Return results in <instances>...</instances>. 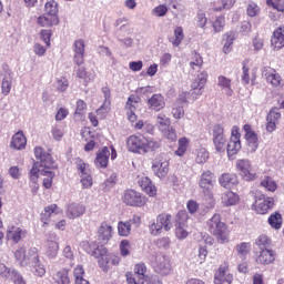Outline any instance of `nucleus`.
Here are the masks:
<instances>
[{
    "instance_id": "1",
    "label": "nucleus",
    "mask_w": 284,
    "mask_h": 284,
    "mask_svg": "<svg viewBox=\"0 0 284 284\" xmlns=\"http://www.w3.org/2000/svg\"><path fill=\"white\" fill-rule=\"evenodd\" d=\"M34 156L38 159V162L33 163L29 173V179L32 183H37V181H39V174H41V176H47L43 179V187L50 190L54 179V172L52 170H57V162H54L52 155L43 151V148L41 146L34 148Z\"/></svg>"
},
{
    "instance_id": "2",
    "label": "nucleus",
    "mask_w": 284,
    "mask_h": 284,
    "mask_svg": "<svg viewBox=\"0 0 284 284\" xmlns=\"http://www.w3.org/2000/svg\"><path fill=\"white\" fill-rule=\"evenodd\" d=\"M206 230H209L210 234L215 237V241L220 243V245L230 243V229H227V224L221 220V214L215 213L207 220Z\"/></svg>"
},
{
    "instance_id": "3",
    "label": "nucleus",
    "mask_w": 284,
    "mask_h": 284,
    "mask_svg": "<svg viewBox=\"0 0 284 284\" xmlns=\"http://www.w3.org/2000/svg\"><path fill=\"white\" fill-rule=\"evenodd\" d=\"M122 201L130 207H145L148 205V196L135 190L124 191Z\"/></svg>"
},
{
    "instance_id": "4",
    "label": "nucleus",
    "mask_w": 284,
    "mask_h": 284,
    "mask_svg": "<svg viewBox=\"0 0 284 284\" xmlns=\"http://www.w3.org/2000/svg\"><path fill=\"white\" fill-rule=\"evenodd\" d=\"M235 168L244 181H256V179H258V174H256V171L252 168L250 160H237Z\"/></svg>"
},
{
    "instance_id": "5",
    "label": "nucleus",
    "mask_w": 284,
    "mask_h": 284,
    "mask_svg": "<svg viewBox=\"0 0 284 284\" xmlns=\"http://www.w3.org/2000/svg\"><path fill=\"white\" fill-rule=\"evenodd\" d=\"M145 148V136L143 135H130L126 139V150L133 154H143Z\"/></svg>"
},
{
    "instance_id": "6",
    "label": "nucleus",
    "mask_w": 284,
    "mask_h": 284,
    "mask_svg": "<svg viewBox=\"0 0 284 284\" xmlns=\"http://www.w3.org/2000/svg\"><path fill=\"white\" fill-rule=\"evenodd\" d=\"M205 83H207V72L202 71L197 74L195 81L192 83V91L189 93V97H191L193 101H196V99L203 94Z\"/></svg>"
},
{
    "instance_id": "7",
    "label": "nucleus",
    "mask_w": 284,
    "mask_h": 284,
    "mask_svg": "<svg viewBox=\"0 0 284 284\" xmlns=\"http://www.w3.org/2000/svg\"><path fill=\"white\" fill-rule=\"evenodd\" d=\"M152 171L158 179H165L170 172V160L164 155L158 156L152 164Z\"/></svg>"
},
{
    "instance_id": "8",
    "label": "nucleus",
    "mask_w": 284,
    "mask_h": 284,
    "mask_svg": "<svg viewBox=\"0 0 284 284\" xmlns=\"http://www.w3.org/2000/svg\"><path fill=\"white\" fill-rule=\"evenodd\" d=\"M234 281V275L230 273V264L224 262L217 268L214 274V283L215 284H232Z\"/></svg>"
},
{
    "instance_id": "9",
    "label": "nucleus",
    "mask_w": 284,
    "mask_h": 284,
    "mask_svg": "<svg viewBox=\"0 0 284 284\" xmlns=\"http://www.w3.org/2000/svg\"><path fill=\"white\" fill-rule=\"evenodd\" d=\"M199 185L203 194L212 196V190H214V173L210 170L203 171L200 176Z\"/></svg>"
},
{
    "instance_id": "10",
    "label": "nucleus",
    "mask_w": 284,
    "mask_h": 284,
    "mask_svg": "<svg viewBox=\"0 0 284 284\" xmlns=\"http://www.w3.org/2000/svg\"><path fill=\"white\" fill-rule=\"evenodd\" d=\"M262 77L273 85V88H283V78L271 67H264L262 69Z\"/></svg>"
},
{
    "instance_id": "11",
    "label": "nucleus",
    "mask_w": 284,
    "mask_h": 284,
    "mask_svg": "<svg viewBox=\"0 0 284 284\" xmlns=\"http://www.w3.org/2000/svg\"><path fill=\"white\" fill-rule=\"evenodd\" d=\"M153 270L156 272V274L168 276V274L172 272V264H170V258L164 255L156 256L155 262L153 263Z\"/></svg>"
},
{
    "instance_id": "12",
    "label": "nucleus",
    "mask_w": 284,
    "mask_h": 284,
    "mask_svg": "<svg viewBox=\"0 0 284 284\" xmlns=\"http://www.w3.org/2000/svg\"><path fill=\"white\" fill-rule=\"evenodd\" d=\"M73 61L75 65H83L85 62V41L83 39L75 40L73 43Z\"/></svg>"
},
{
    "instance_id": "13",
    "label": "nucleus",
    "mask_w": 284,
    "mask_h": 284,
    "mask_svg": "<svg viewBox=\"0 0 284 284\" xmlns=\"http://www.w3.org/2000/svg\"><path fill=\"white\" fill-rule=\"evenodd\" d=\"M245 132L246 143L248 145L250 152H256L258 150V134L254 130H252V125L245 124L243 126Z\"/></svg>"
},
{
    "instance_id": "14",
    "label": "nucleus",
    "mask_w": 284,
    "mask_h": 284,
    "mask_svg": "<svg viewBox=\"0 0 284 284\" xmlns=\"http://www.w3.org/2000/svg\"><path fill=\"white\" fill-rule=\"evenodd\" d=\"M0 276L1 278H9L13 281L14 284H26V281H23V277L19 275L17 271L8 268L3 263H0Z\"/></svg>"
},
{
    "instance_id": "15",
    "label": "nucleus",
    "mask_w": 284,
    "mask_h": 284,
    "mask_svg": "<svg viewBox=\"0 0 284 284\" xmlns=\"http://www.w3.org/2000/svg\"><path fill=\"white\" fill-rule=\"evenodd\" d=\"M252 207L257 214H267L274 207V197L258 199Z\"/></svg>"
},
{
    "instance_id": "16",
    "label": "nucleus",
    "mask_w": 284,
    "mask_h": 284,
    "mask_svg": "<svg viewBox=\"0 0 284 284\" xmlns=\"http://www.w3.org/2000/svg\"><path fill=\"white\" fill-rule=\"evenodd\" d=\"M114 234V229L110 223L106 221L102 222L100 224V227L98 230V239L99 241H102V243H108L110 239H112V235Z\"/></svg>"
},
{
    "instance_id": "17",
    "label": "nucleus",
    "mask_w": 284,
    "mask_h": 284,
    "mask_svg": "<svg viewBox=\"0 0 284 284\" xmlns=\"http://www.w3.org/2000/svg\"><path fill=\"white\" fill-rule=\"evenodd\" d=\"M26 230L19 226L11 225L7 229V239L13 243H19L21 239H26Z\"/></svg>"
},
{
    "instance_id": "18",
    "label": "nucleus",
    "mask_w": 284,
    "mask_h": 284,
    "mask_svg": "<svg viewBox=\"0 0 284 284\" xmlns=\"http://www.w3.org/2000/svg\"><path fill=\"white\" fill-rule=\"evenodd\" d=\"M271 45L273 50H282L284 48V26L277 28L272 36Z\"/></svg>"
},
{
    "instance_id": "19",
    "label": "nucleus",
    "mask_w": 284,
    "mask_h": 284,
    "mask_svg": "<svg viewBox=\"0 0 284 284\" xmlns=\"http://www.w3.org/2000/svg\"><path fill=\"white\" fill-rule=\"evenodd\" d=\"M110 161V148L104 146L102 150H100L97 153L95 160H94V165L95 168H108V163Z\"/></svg>"
},
{
    "instance_id": "20",
    "label": "nucleus",
    "mask_w": 284,
    "mask_h": 284,
    "mask_svg": "<svg viewBox=\"0 0 284 284\" xmlns=\"http://www.w3.org/2000/svg\"><path fill=\"white\" fill-rule=\"evenodd\" d=\"M149 110L161 112L165 108V99L162 94L155 93L148 100Z\"/></svg>"
},
{
    "instance_id": "21",
    "label": "nucleus",
    "mask_w": 284,
    "mask_h": 284,
    "mask_svg": "<svg viewBox=\"0 0 284 284\" xmlns=\"http://www.w3.org/2000/svg\"><path fill=\"white\" fill-rule=\"evenodd\" d=\"M28 143V140L26 139V134H23V131H18L16 134H13L10 148L12 150H26V145Z\"/></svg>"
},
{
    "instance_id": "22",
    "label": "nucleus",
    "mask_w": 284,
    "mask_h": 284,
    "mask_svg": "<svg viewBox=\"0 0 284 284\" xmlns=\"http://www.w3.org/2000/svg\"><path fill=\"white\" fill-rule=\"evenodd\" d=\"M219 183L222 187L230 190V187H234V185H239V178L234 173H223L219 178Z\"/></svg>"
},
{
    "instance_id": "23",
    "label": "nucleus",
    "mask_w": 284,
    "mask_h": 284,
    "mask_svg": "<svg viewBox=\"0 0 284 284\" xmlns=\"http://www.w3.org/2000/svg\"><path fill=\"white\" fill-rule=\"evenodd\" d=\"M274 261H276V253L270 248H262L256 258V262L261 265H270L271 263H274Z\"/></svg>"
},
{
    "instance_id": "24",
    "label": "nucleus",
    "mask_w": 284,
    "mask_h": 284,
    "mask_svg": "<svg viewBox=\"0 0 284 284\" xmlns=\"http://www.w3.org/2000/svg\"><path fill=\"white\" fill-rule=\"evenodd\" d=\"M138 183L141 190L145 192V194H148L149 196H156V186L154 185V183H152V180H150V178L142 176L139 179Z\"/></svg>"
},
{
    "instance_id": "25",
    "label": "nucleus",
    "mask_w": 284,
    "mask_h": 284,
    "mask_svg": "<svg viewBox=\"0 0 284 284\" xmlns=\"http://www.w3.org/2000/svg\"><path fill=\"white\" fill-rule=\"evenodd\" d=\"M241 140L239 138L230 139L229 143L226 144V152L230 161H234L236 154L241 152Z\"/></svg>"
},
{
    "instance_id": "26",
    "label": "nucleus",
    "mask_w": 284,
    "mask_h": 284,
    "mask_svg": "<svg viewBox=\"0 0 284 284\" xmlns=\"http://www.w3.org/2000/svg\"><path fill=\"white\" fill-rule=\"evenodd\" d=\"M85 214V205L72 203L67 206L68 219H79Z\"/></svg>"
},
{
    "instance_id": "27",
    "label": "nucleus",
    "mask_w": 284,
    "mask_h": 284,
    "mask_svg": "<svg viewBox=\"0 0 284 284\" xmlns=\"http://www.w3.org/2000/svg\"><path fill=\"white\" fill-rule=\"evenodd\" d=\"M80 247L87 252V254H90V256L99 257V254L101 252V246L97 244V242H89V241H82L80 243Z\"/></svg>"
},
{
    "instance_id": "28",
    "label": "nucleus",
    "mask_w": 284,
    "mask_h": 284,
    "mask_svg": "<svg viewBox=\"0 0 284 284\" xmlns=\"http://www.w3.org/2000/svg\"><path fill=\"white\" fill-rule=\"evenodd\" d=\"M52 284H71L70 270L61 268L52 276Z\"/></svg>"
},
{
    "instance_id": "29",
    "label": "nucleus",
    "mask_w": 284,
    "mask_h": 284,
    "mask_svg": "<svg viewBox=\"0 0 284 284\" xmlns=\"http://www.w3.org/2000/svg\"><path fill=\"white\" fill-rule=\"evenodd\" d=\"M38 26H41V28H52V26L59 24V17L58 16H40L37 19Z\"/></svg>"
},
{
    "instance_id": "30",
    "label": "nucleus",
    "mask_w": 284,
    "mask_h": 284,
    "mask_svg": "<svg viewBox=\"0 0 284 284\" xmlns=\"http://www.w3.org/2000/svg\"><path fill=\"white\" fill-rule=\"evenodd\" d=\"M95 258H98V263L103 272H108V265H110V254L108 253V248H105V246H101L98 257Z\"/></svg>"
},
{
    "instance_id": "31",
    "label": "nucleus",
    "mask_w": 284,
    "mask_h": 284,
    "mask_svg": "<svg viewBox=\"0 0 284 284\" xmlns=\"http://www.w3.org/2000/svg\"><path fill=\"white\" fill-rule=\"evenodd\" d=\"M221 200H222V205L224 207H230L232 205H236L240 201V197H239V194L232 191H229L222 194Z\"/></svg>"
},
{
    "instance_id": "32",
    "label": "nucleus",
    "mask_w": 284,
    "mask_h": 284,
    "mask_svg": "<svg viewBox=\"0 0 284 284\" xmlns=\"http://www.w3.org/2000/svg\"><path fill=\"white\" fill-rule=\"evenodd\" d=\"M61 213V210H59V206L57 204H50L49 206L44 207V212L41 214V222L43 225H48V221H50V216L52 214H59Z\"/></svg>"
},
{
    "instance_id": "33",
    "label": "nucleus",
    "mask_w": 284,
    "mask_h": 284,
    "mask_svg": "<svg viewBox=\"0 0 284 284\" xmlns=\"http://www.w3.org/2000/svg\"><path fill=\"white\" fill-rule=\"evenodd\" d=\"M217 85L225 91V94H227V97H232L234 92L232 90V80H230L229 78H225V75H219Z\"/></svg>"
},
{
    "instance_id": "34",
    "label": "nucleus",
    "mask_w": 284,
    "mask_h": 284,
    "mask_svg": "<svg viewBox=\"0 0 284 284\" xmlns=\"http://www.w3.org/2000/svg\"><path fill=\"white\" fill-rule=\"evenodd\" d=\"M161 148V140L159 139H146L144 138V153L148 154V152H156Z\"/></svg>"
},
{
    "instance_id": "35",
    "label": "nucleus",
    "mask_w": 284,
    "mask_h": 284,
    "mask_svg": "<svg viewBox=\"0 0 284 284\" xmlns=\"http://www.w3.org/2000/svg\"><path fill=\"white\" fill-rule=\"evenodd\" d=\"M158 223L162 225V229H164L165 232H170L173 227L172 216L168 213L158 215Z\"/></svg>"
},
{
    "instance_id": "36",
    "label": "nucleus",
    "mask_w": 284,
    "mask_h": 284,
    "mask_svg": "<svg viewBox=\"0 0 284 284\" xmlns=\"http://www.w3.org/2000/svg\"><path fill=\"white\" fill-rule=\"evenodd\" d=\"M234 3H236V0H220L219 2H215L213 6L214 12H221L223 10H232L234 8Z\"/></svg>"
},
{
    "instance_id": "37",
    "label": "nucleus",
    "mask_w": 284,
    "mask_h": 284,
    "mask_svg": "<svg viewBox=\"0 0 284 284\" xmlns=\"http://www.w3.org/2000/svg\"><path fill=\"white\" fill-rule=\"evenodd\" d=\"M209 159H210V152H207V149L200 148L195 151V162L199 165H204V163H207Z\"/></svg>"
},
{
    "instance_id": "38",
    "label": "nucleus",
    "mask_w": 284,
    "mask_h": 284,
    "mask_svg": "<svg viewBox=\"0 0 284 284\" xmlns=\"http://www.w3.org/2000/svg\"><path fill=\"white\" fill-rule=\"evenodd\" d=\"M184 39L185 34L183 33V27H176L174 29V39H171L170 42L174 48H179Z\"/></svg>"
},
{
    "instance_id": "39",
    "label": "nucleus",
    "mask_w": 284,
    "mask_h": 284,
    "mask_svg": "<svg viewBox=\"0 0 284 284\" xmlns=\"http://www.w3.org/2000/svg\"><path fill=\"white\" fill-rule=\"evenodd\" d=\"M58 254H59V242L49 241L47 243L45 255L48 256V258H57Z\"/></svg>"
},
{
    "instance_id": "40",
    "label": "nucleus",
    "mask_w": 284,
    "mask_h": 284,
    "mask_svg": "<svg viewBox=\"0 0 284 284\" xmlns=\"http://www.w3.org/2000/svg\"><path fill=\"white\" fill-rule=\"evenodd\" d=\"M158 129L160 132H165L166 128L171 126V121L164 113H159L156 116Z\"/></svg>"
},
{
    "instance_id": "41",
    "label": "nucleus",
    "mask_w": 284,
    "mask_h": 284,
    "mask_svg": "<svg viewBox=\"0 0 284 284\" xmlns=\"http://www.w3.org/2000/svg\"><path fill=\"white\" fill-rule=\"evenodd\" d=\"M268 225L273 230H281L283 227V216L280 213H274L268 217Z\"/></svg>"
},
{
    "instance_id": "42",
    "label": "nucleus",
    "mask_w": 284,
    "mask_h": 284,
    "mask_svg": "<svg viewBox=\"0 0 284 284\" xmlns=\"http://www.w3.org/2000/svg\"><path fill=\"white\" fill-rule=\"evenodd\" d=\"M203 67V57H201V53L194 51L191 57L190 68L192 70H201Z\"/></svg>"
},
{
    "instance_id": "43",
    "label": "nucleus",
    "mask_w": 284,
    "mask_h": 284,
    "mask_svg": "<svg viewBox=\"0 0 284 284\" xmlns=\"http://www.w3.org/2000/svg\"><path fill=\"white\" fill-rule=\"evenodd\" d=\"M178 143L179 148L174 152L175 156H185V153L187 152V146L190 145V140L187 138H181Z\"/></svg>"
},
{
    "instance_id": "44",
    "label": "nucleus",
    "mask_w": 284,
    "mask_h": 284,
    "mask_svg": "<svg viewBox=\"0 0 284 284\" xmlns=\"http://www.w3.org/2000/svg\"><path fill=\"white\" fill-rule=\"evenodd\" d=\"M234 32L230 31L225 33V43L223 47L224 54H230L232 52V45H234Z\"/></svg>"
},
{
    "instance_id": "45",
    "label": "nucleus",
    "mask_w": 284,
    "mask_h": 284,
    "mask_svg": "<svg viewBox=\"0 0 284 284\" xmlns=\"http://www.w3.org/2000/svg\"><path fill=\"white\" fill-rule=\"evenodd\" d=\"M187 212L180 211L175 215V227H187Z\"/></svg>"
},
{
    "instance_id": "46",
    "label": "nucleus",
    "mask_w": 284,
    "mask_h": 284,
    "mask_svg": "<svg viewBox=\"0 0 284 284\" xmlns=\"http://www.w3.org/2000/svg\"><path fill=\"white\" fill-rule=\"evenodd\" d=\"M45 14L49 17H57L59 13L58 3L54 0H50L44 4Z\"/></svg>"
},
{
    "instance_id": "47",
    "label": "nucleus",
    "mask_w": 284,
    "mask_h": 284,
    "mask_svg": "<svg viewBox=\"0 0 284 284\" xmlns=\"http://www.w3.org/2000/svg\"><path fill=\"white\" fill-rule=\"evenodd\" d=\"M16 261L21 265V267H26L28 265V255H26V248L19 247L14 252Z\"/></svg>"
},
{
    "instance_id": "48",
    "label": "nucleus",
    "mask_w": 284,
    "mask_h": 284,
    "mask_svg": "<svg viewBox=\"0 0 284 284\" xmlns=\"http://www.w3.org/2000/svg\"><path fill=\"white\" fill-rule=\"evenodd\" d=\"M213 144L216 152H225L227 146V138H225V135L222 138H213Z\"/></svg>"
},
{
    "instance_id": "49",
    "label": "nucleus",
    "mask_w": 284,
    "mask_h": 284,
    "mask_svg": "<svg viewBox=\"0 0 284 284\" xmlns=\"http://www.w3.org/2000/svg\"><path fill=\"white\" fill-rule=\"evenodd\" d=\"M132 232V226L130 225V222H119L118 223V234L119 236H128Z\"/></svg>"
},
{
    "instance_id": "50",
    "label": "nucleus",
    "mask_w": 284,
    "mask_h": 284,
    "mask_svg": "<svg viewBox=\"0 0 284 284\" xmlns=\"http://www.w3.org/2000/svg\"><path fill=\"white\" fill-rule=\"evenodd\" d=\"M250 247H251V245L247 242H242L235 246V250H236L240 258H245V256H247V254H250Z\"/></svg>"
},
{
    "instance_id": "51",
    "label": "nucleus",
    "mask_w": 284,
    "mask_h": 284,
    "mask_svg": "<svg viewBox=\"0 0 284 284\" xmlns=\"http://www.w3.org/2000/svg\"><path fill=\"white\" fill-rule=\"evenodd\" d=\"M32 265V273L34 276H45V265L41 264V260H38V262L31 263Z\"/></svg>"
},
{
    "instance_id": "52",
    "label": "nucleus",
    "mask_w": 284,
    "mask_h": 284,
    "mask_svg": "<svg viewBox=\"0 0 284 284\" xmlns=\"http://www.w3.org/2000/svg\"><path fill=\"white\" fill-rule=\"evenodd\" d=\"M145 272H148L145 264H136L134 266V275L140 278V283H145Z\"/></svg>"
},
{
    "instance_id": "53",
    "label": "nucleus",
    "mask_w": 284,
    "mask_h": 284,
    "mask_svg": "<svg viewBox=\"0 0 284 284\" xmlns=\"http://www.w3.org/2000/svg\"><path fill=\"white\" fill-rule=\"evenodd\" d=\"M75 164L78 168V172L80 173V176L90 174V165H88L85 162H83V160H81L80 158H77Z\"/></svg>"
},
{
    "instance_id": "54",
    "label": "nucleus",
    "mask_w": 284,
    "mask_h": 284,
    "mask_svg": "<svg viewBox=\"0 0 284 284\" xmlns=\"http://www.w3.org/2000/svg\"><path fill=\"white\" fill-rule=\"evenodd\" d=\"M262 187H265L268 192H276V182L270 178L266 176L262 182H261Z\"/></svg>"
},
{
    "instance_id": "55",
    "label": "nucleus",
    "mask_w": 284,
    "mask_h": 284,
    "mask_svg": "<svg viewBox=\"0 0 284 284\" xmlns=\"http://www.w3.org/2000/svg\"><path fill=\"white\" fill-rule=\"evenodd\" d=\"M214 32H223L225 30V17L220 16L213 22Z\"/></svg>"
},
{
    "instance_id": "56",
    "label": "nucleus",
    "mask_w": 284,
    "mask_h": 284,
    "mask_svg": "<svg viewBox=\"0 0 284 284\" xmlns=\"http://www.w3.org/2000/svg\"><path fill=\"white\" fill-rule=\"evenodd\" d=\"M27 258H28V264L29 263H38V261H41L39 258V248L38 247L29 248Z\"/></svg>"
},
{
    "instance_id": "57",
    "label": "nucleus",
    "mask_w": 284,
    "mask_h": 284,
    "mask_svg": "<svg viewBox=\"0 0 284 284\" xmlns=\"http://www.w3.org/2000/svg\"><path fill=\"white\" fill-rule=\"evenodd\" d=\"M161 132L163 134V138L168 139V141L174 142L178 139L176 130H174V128H172V125L166 128L164 131H161Z\"/></svg>"
},
{
    "instance_id": "58",
    "label": "nucleus",
    "mask_w": 284,
    "mask_h": 284,
    "mask_svg": "<svg viewBox=\"0 0 284 284\" xmlns=\"http://www.w3.org/2000/svg\"><path fill=\"white\" fill-rule=\"evenodd\" d=\"M261 12V8L255 2H251L246 7V14L247 17H257Z\"/></svg>"
},
{
    "instance_id": "59",
    "label": "nucleus",
    "mask_w": 284,
    "mask_h": 284,
    "mask_svg": "<svg viewBox=\"0 0 284 284\" xmlns=\"http://www.w3.org/2000/svg\"><path fill=\"white\" fill-rule=\"evenodd\" d=\"M149 230H150V233L152 234V236H159V234H161L163 226H162V224H160L159 217H156V222H153L149 226Z\"/></svg>"
},
{
    "instance_id": "60",
    "label": "nucleus",
    "mask_w": 284,
    "mask_h": 284,
    "mask_svg": "<svg viewBox=\"0 0 284 284\" xmlns=\"http://www.w3.org/2000/svg\"><path fill=\"white\" fill-rule=\"evenodd\" d=\"M196 26L199 28H205V26H207V16H205L204 11H199L196 14Z\"/></svg>"
},
{
    "instance_id": "61",
    "label": "nucleus",
    "mask_w": 284,
    "mask_h": 284,
    "mask_svg": "<svg viewBox=\"0 0 284 284\" xmlns=\"http://www.w3.org/2000/svg\"><path fill=\"white\" fill-rule=\"evenodd\" d=\"M267 6H272L277 12H284V0H266Z\"/></svg>"
},
{
    "instance_id": "62",
    "label": "nucleus",
    "mask_w": 284,
    "mask_h": 284,
    "mask_svg": "<svg viewBox=\"0 0 284 284\" xmlns=\"http://www.w3.org/2000/svg\"><path fill=\"white\" fill-rule=\"evenodd\" d=\"M152 14H154V17H165L168 14V6L159 4L158 7L153 8Z\"/></svg>"
},
{
    "instance_id": "63",
    "label": "nucleus",
    "mask_w": 284,
    "mask_h": 284,
    "mask_svg": "<svg viewBox=\"0 0 284 284\" xmlns=\"http://www.w3.org/2000/svg\"><path fill=\"white\" fill-rule=\"evenodd\" d=\"M280 119H281V111H278V109H272L266 115V121H273L275 123H278Z\"/></svg>"
},
{
    "instance_id": "64",
    "label": "nucleus",
    "mask_w": 284,
    "mask_h": 284,
    "mask_svg": "<svg viewBox=\"0 0 284 284\" xmlns=\"http://www.w3.org/2000/svg\"><path fill=\"white\" fill-rule=\"evenodd\" d=\"M131 245L130 242L128 240H123L120 243V252H121V256H130V250H131Z\"/></svg>"
}]
</instances>
